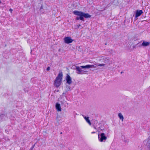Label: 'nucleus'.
Segmentation results:
<instances>
[{
	"mask_svg": "<svg viewBox=\"0 0 150 150\" xmlns=\"http://www.w3.org/2000/svg\"><path fill=\"white\" fill-rule=\"evenodd\" d=\"M81 26V25H77L76 26L77 27V28H79Z\"/></svg>",
	"mask_w": 150,
	"mask_h": 150,
	"instance_id": "obj_17",
	"label": "nucleus"
},
{
	"mask_svg": "<svg viewBox=\"0 0 150 150\" xmlns=\"http://www.w3.org/2000/svg\"><path fill=\"white\" fill-rule=\"evenodd\" d=\"M101 60H103V62L105 63H108L109 62V58L106 57H102L101 58Z\"/></svg>",
	"mask_w": 150,
	"mask_h": 150,
	"instance_id": "obj_10",
	"label": "nucleus"
},
{
	"mask_svg": "<svg viewBox=\"0 0 150 150\" xmlns=\"http://www.w3.org/2000/svg\"><path fill=\"white\" fill-rule=\"evenodd\" d=\"M7 114L6 113H4L0 115V121H3L6 120L7 118Z\"/></svg>",
	"mask_w": 150,
	"mask_h": 150,
	"instance_id": "obj_7",
	"label": "nucleus"
},
{
	"mask_svg": "<svg viewBox=\"0 0 150 150\" xmlns=\"http://www.w3.org/2000/svg\"><path fill=\"white\" fill-rule=\"evenodd\" d=\"M66 83L69 85H70L72 83V79L68 74H67L65 78Z\"/></svg>",
	"mask_w": 150,
	"mask_h": 150,
	"instance_id": "obj_6",
	"label": "nucleus"
},
{
	"mask_svg": "<svg viewBox=\"0 0 150 150\" xmlns=\"http://www.w3.org/2000/svg\"><path fill=\"white\" fill-rule=\"evenodd\" d=\"M1 3V1H0V3Z\"/></svg>",
	"mask_w": 150,
	"mask_h": 150,
	"instance_id": "obj_23",
	"label": "nucleus"
},
{
	"mask_svg": "<svg viewBox=\"0 0 150 150\" xmlns=\"http://www.w3.org/2000/svg\"><path fill=\"white\" fill-rule=\"evenodd\" d=\"M143 143L147 147L150 148V140H146L144 141Z\"/></svg>",
	"mask_w": 150,
	"mask_h": 150,
	"instance_id": "obj_9",
	"label": "nucleus"
},
{
	"mask_svg": "<svg viewBox=\"0 0 150 150\" xmlns=\"http://www.w3.org/2000/svg\"><path fill=\"white\" fill-rule=\"evenodd\" d=\"M150 45V42L145 41H143L141 45L144 47H146L149 46Z\"/></svg>",
	"mask_w": 150,
	"mask_h": 150,
	"instance_id": "obj_12",
	"label": "nucleus"
},
{
	"mask_svg": "<svg viewBox=\"0 0 150 150\" xmlns=\"http://www.w3.org/2000/svg\"><path fill=\"white\" fill-rule=\"evenodd\" d=\"M105 65V64H98V65H97V66H104Z\"/></svg>",
	"mask_w": 150,
	"mask_h": 150,
	"instance_id": "obj_15",
	"label": "nucleus"
},
{
	"mask_svg": "<svg viewBox=\"0 0 150 150\" xmlns=\"http://www.w3.org/2000/svg\"><path fill=\"white\" fill-rule=\"evenodd\" d=\"M96 67L93 65H87L85 66H76V69L77 73L80 74H85L87 73L88 71L87 69L95 68Z\"/></svg>",
	"mask_w": 150,
	"mask_h": 150,
	"instance_id": "obj_1",
	"label": "nucleus"
},
{
	"mask_svg": "<svg viewBox=\"0 0 150 150\" xmlns=\"http://www.w3.org/2000/svg\"><path fill=\"white\" fill-rule=\"evenodd\" d=\"M74 14L77 16L76 18L77 20H80L82 21H84V17L88 18H90L91 15L88 13H85L81 11H75L73 12Z\"/></svg>",
	"mask_w": 150,
	"mask_h": 150,
	"instance_id": "obj_2",
	"label": "nucleus"
},
{
	"mask_svg": "<svg viewBox=\"0 0 150 150\" xmlns=\"http://www.w3.org/2000/svg\"><path fill=\"white\" fill-rule=\"evenodd\" d=\"M84 118L86 120V122L90 125H91V122L89 120V117H88L85 116L83 115Z\"/></svg>",
	"mask_w": 150,
	"mask_h": 150,
	"instance_id": "obj_13",
	"label": "nucleus"
},
{
	"mask_svg": "<svg viewBox=\"0 0 150 150\" xmlns=\"http://www.w3.org/2000/svg\"><path fill=\"white\" fill-rule=\"evenodd\" d=\"M118 116L122 122L124 119L122 114L121 113H119L118 114Z\"/></svg>",
	"mask_w": 150,
	"mask_h": 150,
	"instance_id": "obj_14",
	"label": "nucleus"
},
{
	"mask_svg": "<svg viewBox=\"0 0 150 150\" xmlns=\"http://www.w3.org/2000/svg\"><path fill=\"white\" fill-rule=\"evenodd\" d=\"M95 133V132H91V133H92V134H93V133Z\"/></svg>",
	"mask_w": 150,
	"mask_h": 150,
	"instance_id": "obj_21",
	"label": "nucleus"
},
{
	"mask_svg": "<svg viewBox=\"0 0 150 150\" xmlns=\"http://www.w3.org/2000/svg\"><path fill=\"white\" fill-rule=\"evenodd\" d=\"M63 78V74L62 72H59L54 81V85L56 87H59L62 83Z\"/></svg>",
	"mask_w": 150,
	"mask_h": 150,
	"instance_id": "obj_3",
	"label": "nucleus"
},
{
	"mask_svg": "<svg viewBox=\"0 0 150 150\" xmlns=\"http://www.w3.org/2000/svg\"><path fill=\"white\" fill-rule=\"evenodd\" d=\"M10 11L11 12L12 11V9H10Z\"/></svg>",
	"mask_w": 150,
	"mask_h": 150,
	"instance_id": "obj_20",
	"label": "nucleus"
},
{
	"mask_svg": "<svg viewBox=\"0 0 150 150\" xmlns=\"http://www.w3.org/2000/svg\"><path fill=\"white\" fill-rule=\"evenodd\" d=\"M60 98H63L64 99V97H63V96H61L60 97Z\"/></svg>",
	"mask_w": 150,
	"mask_h": 150,
	"instance_id": "obj_19",
	"label": "nucleus"
},
{
	"mask_svg": "<svg viewBox=\"0 0 150 150\" xmlns=\"http://www.w3.org/2000/svg\"><path fill=\"white\" fill-rule=\"evenodd\" d=\"M143 13V11L142 10H137L136 11L135 17L137 18V17L140 16Z\"/></svg>",
	"mask_w": 150,
	"mask_h": 150,
	"instance_id": "obj_11",
	"label": "nucleus"
},
{
	"mask_svg": "<svg viewBox=\"0 0 150 150\" xmlns=\"http://www.w3.org/2000/svg\"><path fill=\"white\" fill-rule=\"evenodd\" d=\"M8 58H9L8 57H7V58H6V59H7Z\"/></svg>",
	"mask_w": 150,
	"mask_h": 150,
	"instance_id": "obj_22",
	"label": "nucleus"
},
{
	"mask_svg": "<svg viewBox=\"0 0 150 150\" xmlns=\"http://www.w3.org/2000/svg\"><path fill=\"white\" fill-rule=\"evenodd\" d=\"M50 69V67H48L47 69V71H48Z\"/></svg>",
	"mask_w": 150,
	"mask_h": 150,
	"instance_id": "obj_18",
	"label": "nucleus"
},
{
	"mask_svg": "<svg viewBox=\"0 0 150 150\" xmlns=\"http://www.w3.org/2000/svg\"><path fill=\"white\" fill-rule=\"evenodd\" d=\"M5 132H6L7 133V134H8L9 132L8 130H7V129L5 130Z\"/></svg>",
	"mask_w": 150,
	"mask_h": 150,
	"instance_id": "obj_16",
	"label": "nucleus"
},
{
	"mask_svg": "<svg viewBox=\"0 0 150 150\" xmlns=\"http://www.w3.org/2000/svg\"><path fill=\"white\" fill-rule=\"evenodd\" d=\"M55 108L58 112H60L62 110L60 104L58 103H56Z\"/></svg>",
	"mask_w": 150,
	"mask_h": 150,
	"instance_id": "obj_8",
	"label": "nucleus"
},
{
	"mask_svg": "<svg viewBox=\"0 0 150 150\" xmlns=\"http://www.w3.org/2000/svg\"><path fill=\"white\" fill-rule=\"evenodd\" d=\"M64 40L65 43L68 44L72 43L74 40L70 37H66L64 38Z\"/></svg>",
	"mask_w": 150,
	"mask_h": 150,
	"instance_id": "obj_5",
	"label": "nucleus"
},
{
	"mask_svg": "<svg viewBox=\"0 0 150 150\" xmlns=\"http://www.w3.org/2000/svg\"><path fill=\"white\" fill-rule=\"evenodd\" d=\"M107 139V137L103 133H101L98 135V139L99 141L100 142H105Z\"/></svg>",
	"mask_w": 150,
	"mask_h": 150,
	"instance_id": "obj_4",
	"label": "nucleus"
}]
</instances>
